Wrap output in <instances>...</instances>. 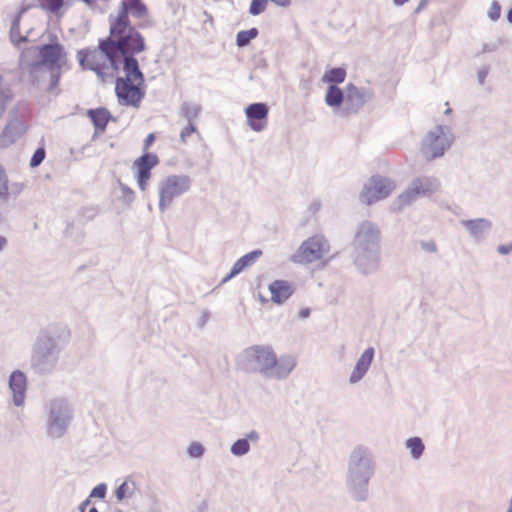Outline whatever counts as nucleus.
Masks as SVG:
<instances>
[{"mask_svg": "<svg viewBox=\"0 0 512 512\" xmlns=\"http://www.w3.org/2000/svg\"><path fill=\"white\" fill-rule=\"evenodd\" d=\"M149 512H162V507L157 497L152 498V503L149 507Z\"/></svg>", "mask_w": 512, "mask_h": 512, "instance_id": "49", "label": "nucleus"}, {"mask_svg": "<svg viewBox=\"0 0 512 512\" xmlns=\"http://www.w3.org/2000/svg\"><path fill=\"white\" fill-rule=\"evenodd\" d=\"M258 29L253 27L249 30L239 31L236 35V45L238 47L247 46L251 40L255 39L258 36Z\"/></svg>", "mask_w": 512, "mask_h": 512, "instance_id": "33", "label": "nucleus"}, {"mask_svg": "<svg viewBox=\"0 0 512 512\" xmlns=\"http://www.w3.org/2000/svg\"><path fill=\"white\" fill-rule=\"evenodd\" d=\"M43 416L46 437L58 440L67 434L73 422L74 407L68 398L55 396L44 403Z\"/></svg>", "mask_w": 512, "mask_h": 512, "instance_id": "6", "label": "nucleus"}, {"mask_svg": "<svg viewBox=\"0 0 512 512\" xmlns=\"http://www.w3.org/2000/svg\"><path fill=\"white\" fill-rule=\"evenodd\" d=\"M196 132H197V128L194 125V123H187V126L185 128H183L180 133V139H181L182 143L185 144L187 142V138L192 133H196Z\"/></svg>", "mask_w": 512, "mask_h": 512, "instance_id": "43", "label": "nucleus"}, {"mask_svg": "<svg viewBox=\"0 0 512 512\" xmlns=\"http://www.w3.org/2000/svg\"><path fill=\"white\" fill-rule=\"evenodd\" d=\"M61 351V340L57 329L53 326L41 329L31 346V369L40 376L51 375L59 365Z\"/></svg>", "mask_w": 512, "mask_h": 512, "instance_id": "4", "label": "nucleus"}, {"mask_svg": "<svg viewBox=\"0 0 512 512\" xmlns=\"http://www.w3.org/2000/svg\"><path fill=\"white\" fill-rule=\"evenodd\" d=\"M125 76L116 79L115 92L123 105L139 107L145 92L143 90L144 75L134 55L119 57Z\"/></svg>", "mask_w": 512, "mask_h": 512, "instance_id": "5", "label": "nucleus"}, {"mask_svg": "<svg viewBox=\"0 0 512 512\" xmlns=\"http://www.w3.org/2000/svg\"><path fill=\"white\" fill-rule=\"evenodd\" d=\"M239 367L247 373L259 374L267 380H284L296 366V359L290 355L277 357L269 345H253L238 356Z\"/></svg>", "mask_w": 512, "mask_h": 512, "instance_id": "2", "label": "nucleus"}, {"mask_svg": "<svg viewBox=\"0 0 512 512\" xmlns=\"http://www.w3.org/2000/svg\"><path fill=\"white\" fill-rule=\"evenodd\" d=\"M271 300L276 304H282L293 294L292 285L285 280H275L269 285Z\"/></svg>", "mask_w": 512, "mask_h": 512, "instance_id": "24", "label": "nucleus"}, {"mask_svg": "<svg viewBox=\"0 0 512 512\" xmlns=\"http://www.w3.org/2000/svg\"><path fill=\"white\" fill-rule=\"evenodd\" d=\"M9 389L13 395V404L17 407L23 406L27 390V378L24 372L15 370L10 374Z\"/></svg>", "mask_w": 512, "mask_h": 512, "instance_id": "20", "label": "nucleus"}, {"mask_svg": "<svg viewBox=\"0 0 512 512\" xmlns=\"http://www.w3.org/2000/svg\"><path fill=\"white\" fill-rule=\"evenodd\" d=\"M78 59L83 69L94 71L101 81H105L107 76H113L121 65V59L107 38L101 39L95 49L80 50Z\"/></svg>", "mask_w": 512, "mask_h": 512, "instance_id": "7", "label": "nucleus"}, {"mask_svg": "<svg viewBox=\"0 0 512 512\" xmlns=\"http://www.w3.org/2000/svg\"><path fill=\"white\" fill-rule=\"evenodd\" d=\"M89 512H99L95 507H92Z\"/></svg>", "mask_w": 512, "mask_h": 512, "instance_id": "61", "label": "nucleus"}, {"mask_svg": "<svg viewBox=\"0 0 512 512\" xmlns=\"http://www.w3.org/2000/svg\"><path fill=\"white\" fill-rule=\"evenodd\" d=\"M395 189L394 182L384 176L374 175L364 184L359 194L361 203L371 205L381 199L388 197Z\"/></svg>", "mask_w": 512, "mask_h": 512, "instance_id": "11", "label": "nucleus"}, {"mask_svg": "<svg viewBox=\"0 0 512 512\" xmlns=\"http://www.w3.org/2000/svg\"><path fill=\"white\" fill-rule=\"evenodd\" d=\"M106 490V485L101 483L92 489L89 498L95 497L103 499L106 495Z\"/></svg>", "mask_w": 512, "mask_h": 512, "instance_id": "44", "label": "nucleus"}, {"mask_svg": "<svg viewBox=\"0 0 512 512\" xmlns=\"http://www.w3.org/2000/svg\"><path fill=\"white\" fill-rule=\"evenodd\" d=\"M45 149L43 147L37 148L30 159V166L32 168L38 167L45 159Z\"/></svg>", "mask_w": 512, "mask_h": 512, "instance_id": "39", "label": "nucleus"}, {"mask_svg": "<svg viewBox=\"0 0 512 512\" xmlns=\"http://www.w3.org/2000/svg\"><path fill=\"white\" fill-rule=\"evenodd\" d=\"M488 72H489V67L488 66H484L482 68H480L477 72V80H478V83L480 85H483L485 83V80H486V77L488 75Z\"/></svg>", "mask_w": 512, "mask_h": 512, "instance_id": "45", "label": "nucleus"}, {"mask_svg": "<svg viewBox=\"0 0 512 512\" xmlns=\"http://www.w3.org/2000/svg\"><path fill=\"white\" fill-rule=\"evenodd\" d=\"M205 453V448L200 442H192L187 447V454L190 458H201Z\"/></svg>", "mask_w": 512, "mask_h": 512, "instance_id": "36", "label": "nucleus"}, {"mask_svg": "<svg viewBox=\"0 0 512 512\" xmlns=\"http://www.w3.org/2000/svg\"><path fill=\"white\" fill-rule=\"evenodd\" d=\"M270 1L279 7H288L291 4V0H270Z\"/></svg>", "mask_w": 512, "mask_h": 512, "instance_id": "51", "label": "nucleus"}, {"mask_svg": "<svg viewBox=\"0 0 512 512\" xmlns=\"http://www.w3.org/2000/svg\"><path fill=\"white\" fill-rule=\"evenodd\" d=\"M500 15H501V7L497 1H493L488 10V17L492 21H496L499 19Z\"/></svg>", "mask_w": 512, "mask_h": 512, "instance_id": "41", "label": "nucleus"}, {"mask_svg": "<svg viewBox=\"0 0 512 512\" xmlns=\"http://www.w3.org/2000/svg\"><path fill=\"white\" fill-rule=\"evenodd\" d=\"M422 196H430L440 188V182L437 178L431 176H421L413 180Z\"/></svg>", "mask_w": 512, "mask_h": 512, "instance_id": "26", "label": "nucleus"}, {"mask_svg": "<svg viewBox=\"0 0 512 512\" xmlns=\"http://www.w3.org/2000/svg\"><path fill=\"white\" fill-rule=\"evenodd\" d=\"M6 242H7L6 239L3 236H0V251L3 250V248L6 245Z\"/></svg>", "mask_w": 512, "mask_h": 512, "instance_id": "57", "label": "nucleus"}, {"mask_svg": "<svg viewBox=\"0 0 512 512\" xmlns=\"http://www.w3.org/2000/svg\"><path fill=\"white\" fill-rule=\"evenodd\" d=\"M109 24L107 40L119 57L135 55L146 49L143 36L131 25L130 21L113 19V15H110Z\"/></svg>", "mask_w": 512, "mask_h": 512, "instance_id": "8", "label": "nucleus"}, {"mask_svg": "<svg viewBox=\"0 0 512 512\" xmlns=\"http://www.w3.org/2000/svg\"><path fill=\"white\" fill-rule=\"evenodd\" d=\"M353 263L364 275L375 273L380 265V248H354Z\"/></svg>", "mask_w": 512, "mask_h": 512, "instance_id": "13", "label": "nucleus"}, {"mask_svg": "<svg viewBox=\"0 0 512 512\" xmlns=\"http://www.w3.org/2000/svg\"><path fill=\"white\" fill-rule=\"evenodd\" d=\"M507 19L510 23H512V8L509 10L508 14H507Z\"/></svg>", "mask_w": 512, "mask_h": 512, "instance_id": "59", "label": "nucleus"}, {"mask_svg": "<svg viewBox=\"0 0 512 512\" xmlns=\"http://www.w3.org/2000/svg\"><path fill=\"white\" fill-rule=\"evenodd\" d=\"M325 103L331 108H339L342 103L345 104V90L336 85H330L325 95Z\"/></svg>", "mask_w": 512, "mask_h": 512, "instance_id": "28", "label": "nucleus"}, {"mask_svg": "<svg viewBox=\"0 0 512 512\" xmlns=\"http://www.w3.org/2000/svg\"><path fill=\"white\" fill-rule=\"evenodd\" d=\"M192 186V180L185 174H172L162 178L157 184L159 195V210L164 213L178 198L189 192Z\"/></svg>", "mask_w": 512, "mask_h": 512, "instance_id": "10", "label": "nucleus"}, {"mask_svg": "<svg viewBox=\"0 0 512 512\" xmlns=\"http://www.w3.org/2000/svg\"><path fill=\"white\" fill-rule=\"evenodd\" d=\"M499 45H500L499 41L491 42V43H485V44H483L481 52L482 53L494 52V51H496L498 49Z\"/></svg>", "mask_w": 512, "mask_h": 512, "instance_id": "46", "label": "nucleus"}, {"mask_svg": "<svg viewBox=\"0 0 512 512\" xmlns=\"http://www.w3.org/2000/svg\"><path fill=\"white\" fill-rule=\"evenodd\" d=\"M262 255L261 250H254L249 252L239 258L233 265L231 272L222 280V283L229 281L231 278L235 277L239 273H241L247 267L252 266L257 259Z\"/></svg>", "mask_w": 512, "mask_h": 512, "instance_id": "25", "label": "nucleus"}, {"mask_svg": "<svg viewBox=\"0 0 512 512\" xmlns=\"http://www.w3.org/2000/svg\"><path fill=\"white\" fill-rule=\"evenodd\" d=\"M116 498L118 501H122L125 497L131 496L133 491L130 487V484L127 481H124L115 491Z\"/></svg>", "mask_w": 512, "mask_h": 512, "instance_id": "38", "label": "nucleus"}, {"mask_svg": "<svg viewBox=\"0 0 512 512\" xmlns=\"http://www.w3.org/2000/svg\"><path fill=\"white\" fill-rule=\"evenodd\" d=\"M37 56L30 59V52L23 54L20 68L27 73L33 82L40 83L46 74L49 75V86L47 91L50 94L58 95L59 80L62 69L67 65V53L62 44L58 42L43 44L36 47Z\"/></svg>", "mask_w": 512, "mask_h": 512, "instance_id": "1", "label": "nucleus"}, {"mask_svg": "<svg viewBox=\"0 0 512 512\" xmlns=\"http://www.w3.org/2000/svg\"><path fill=\"white\" fill-rule=\"evenodd\" d=\"M209 316L210 315H209V312L207 310H204L202 312V315H201V317H200V319L198 321V324H197L199 328H203L206 325V323L209 320Z\"/></svg>", "mask_w": 512, "mask_h": 512, "instance_id": "50", "label": "nucleus"}, {"mask_svg": "<svg viewBox=\"0 0 512 512\" xmlns=\"http://www.w3.org/2000/svg\"><path fill=\"white\" fill-rule=\"evenodd\" d=\"M25 11V9H22L18 15L14 18L13 22H12V25H11V29H10V37H11V40L14 42V41H24L25 38L24 37H20L19 35V25H20V17H21V14Z\"/></svg>", "mask_w": 512, "mask_h": 512, "instance_id": "35", "label": "nucleus"}, {"mask_svg": "<svg viewBox=\"0 0 512 512\" xmlns=\"http://www.w3.org/2000/svg\"><path fill=\"white\" fill-rule=\"evenodd\" d=\"M82 1L85 2L88 5H92L95 0H82Z\"/></svg>", "mask_w": 512, "mask_h": 512, "instance_id": "60", "label": "nucleus"}, {"mask_svg": "<svg viewBox=\"0 0 512 512\" xmlns=\"http://www.w3.org/2000/svg\"><path fill=\"white\" fill-rule=\"evenodd\" d=\"M26 131L24 123L18 119L11 120L0 135L3 146H9L16 142Z\"/></svg>", "mask_w": 512, "mask_h": 512, "instance_id": "23", "label": "nucleus"}, {"mask_svg": "<svg viewBox=\"0 0 512 512\" xmlns=\"http://www.w3.org/2000/svg\"><path fill=\"white\" fill-rule=\"evenodd\" d=\"M419 196H422V195H421L419 189H417V186L414 183V181H412L410 183V185L408 186V188L398 196L397 202L399 203V208H402L406 205L411 204Z\"/></svg>", "mask_w": 512, "mask_h": 512, "instance_id": "29", "label": "nucleus"}, {"mask_svg": "<svg viewBox=\"0 0 512 512\" xmlns=\"http://www.w3.org/2000/svg\"><path fill=\"white\" fill-rule=\"evenodd\" d=\"M310 315V309L309 308H304V309H301L300 312H299V318L301 319H306L308 318Z\"/></svg>", "mask_w": 512, "mask_h": 512, "instance_id": "53", "label": "nucleus"}, {"mask_svg": "<svg viewBox=\"0 0 512 512\" xmlns=\"http://www.w3.org/2000/svg\"><path fill=\"white\" fill-rule=\"evenodd\" d=\"M505 512H512V499H509L508 507Z\"/></svg>", "mask_w": 512, "mask_h": 512, "instance_id": "58", "label": "nucleus"}, {"mask_svg": "<svg viewBox=\"0 0 512 512\" xmlns=\"http://www.w3.org/2000/svg\"><path fill=\"white\" fill-rule=\"evenodd\" d=\"M147 14V6L142 0H122L117 15L113 16V19L130 21L129 15L136 19H143Z\"/></svg>", "mask_w": 512, "mask_h": 512, "instance_id": "18", "label": "nucleus"}, {"mask_svg": "<svg viewBox=\"0 0 512 512\" xmlns=\"http://www.w3.org/2000/svg\"><path fill=\"white\" fill-rule=\"evenodd\" d=\"M201 113V106L197 103L185 102L181 105L180 114L187 123H193Z\"/></svg>", "mask_w": 512, "mask_h": 512, "instance_id": "31", "label": "nucleus"}, {"mask_svg": "<svg viewBox=\"0 0 512 512\" xmlns=\"http://www.w3.org/2000/svg\"><path fill=\"white\" fill-rule=\"evenodd\" d=\"M87 114L95 128L104 132L110 118L109 111L105 108L89 109Z\"/></svg>", "mask_w": 512, "mask_h": 512, "instance_id": "27", "label": "nucleus"}, {"mask_svg": "<svg viewBox=\"0 0 512 512\" xmlns=\"http://www.w3.org/2000/svg\"><path fill=\"white\" fill-rule=\"evenodd\" d=\"M120 188L123 202L126 204H131L135 199L134 191L123 183H120Z\"/></svg>", "mask_w": 512, "mask_h": 512, "instance_id": "40", "label": "nucleus"}, {"mask_svg": "<svg viewBox=\"0 0 512 512\" xmlns=\"http://www.w3.org/2000/svg\"><path fill=\"white\" fill-rule=\"evenodd\" d=\"M497 252L501 255H508L512 252V242L505 245H499L497 247Z\"/></svg>", "mask_w": 512, "mask_h": 512, "instance_id": "48", "label": "nucleus"}, {"mask_svg": "<svg viewBox=\"0 0 512 512\" xmlns=\"http://www.w3.org/2000/svg\"><path fill=\"white\" fill-rule=\"evenodd\" d=\"M427 2H428V0H421L420 4H419V6L416 8L415 12H416V13H418V12L422 9V7H423L424 5H426V3H427Z\"/></svg>", "mask_w": 512, "mask_h": 512, "instance_id": "56", "label": "nucleus"}, {"mask_svg": "<svg viewBox=\"0 0 512 512\" xmlns=\"http://www.w3.org/2000/svg\"><path fill=\"white\" fill-rule=\"evenodd\" d=\"M155 136L154 134H149L145 139V150L154 142Z\"/></svg>", "mask_w": 512, "mask_h": 512, "instance_id": "52", "label": "nucleus"}, {"mask_svg": "<svg viewBox=\"0 0 512 512\" xmlns=\"http://www.w3.org/2000/svg\"><path fill=\"white\" fill-rule=\"evenodd\" d=\"M269 108L265 103H253L246 107L245 114L249 127L256 132L265 128Z\"/></svg>", "mask_w": 512, "mask_h": 512, "instance_id": "19", "label": "nucleus"}, {"mask_svg": "<svg viewBox=\"0 0 512 512\" xmlns=\"http://www.w3.org/2000/svg\"><path fill=\"white\" fill-rule=\"evenodd\" d=\"M374 97V92L368 87H357L350 83L345 87V107L348 113H357L367 102Z\"/></svg>", "mask_w": 512, "mask_h": 512, "instance_id": "14", "label": "nucleus"}, {"mask_svg": "<svg viewBox=\"0 0 512 512\" xmlns=\"http://www.w3.org/2000/svg\"><path fill=\"white\" fill-rule=\"evenodd\" d=\"M12 94L7 85H5L0 77V117L4 114L7 104L11 101Z\"/></svg>", "mask_w": 512, "mask_h": 512, "instance_id": "34", "label": "nucleus"}, {"mask_svg": "<svg viewBox=\"0 0 512 512\" xmlns=\"http://www.w3.org/2000/svg\"><path fill=\"white\" fill-rule=\"evenodd\" d=\"M405 447L409 450L410 456L414 460L422 457L425 445L420 437H410L405 441Z\"/></svg>", "mask_w": 512, "mask_h": 512, "instance_id": "30", "label": "nucleus"}, {"mask_svg": "<svg viewBox=\"0 0 512 512\" xmlns=\"http://www.w3.org/2000/svg\"><path fill=\"white\" fill-rule=\"evenodd\" d=\"M421 247L427 252L434 253L437 251V246L434 241L422 242Z\"/></svg>", "mask_w": 512, "mask_h": 512, "instance_id": "47", "label": "nucleus"}, {"mask_svg": "<svg viewBox=\"0 0 512 512\" xmlns=\"http://www.w3.org/2000/svg\"><path fill=\"white\" fill-rule=\"evenodd\" d=\"M159 163L158 156L145 152L142 156L134 161V167L136 169V180L138 187L141 191H145L148 186V182L151 178V170Z\"/></svg>", "mask_w": 512, "mask_h": 512, "instance_id": "16", "label": "nucleus"}, {"mask_svg": "<svg viewBox=\"0 0 512 512\" xmlns=\"http://www.w3.org/2000/svg\"><path fill=\"white\" fill-rule=\"evenodd\" d=\"M91 503V500L90 498H87L86 500H84L80 506H79V512H85V509L88 505H90Z\"/></svg>", "mask_w": 512, "mask_h": 512, "instance_id": "54", "label": "nucleus"}, {"mask_svg": "<svg viewBox=\"0 0 512 512\" xmlns=\"http://www.w3.org/2000/svg\"><path fill=\"white\" fill-rule=\"evenodd\" d=\"M259 440V432L253 429L249 431L245 437L234 441L230 446V452L235 457H243L250 452V443L257 444Z\"/></svg>", "mask_w": 512, "mask_h": 512, "instance_id": "22", "label": "nucleus"}, {"mask_svg": "<svg viewBox=\"0 0 512 512\" xmlns=\"http://www.w3.org/2000/svg\"><path fill=\"white\" fill-rule=\"evenodd\" d=\"M329 252V244L321 236H314L304 241L297 252L291 256L294 263H312L320 260Z\"/></svg>", "mask_w": 512, "mask_h": 512, "instance_id": "12", "label": "nucleus"}, {"mask_svg": "<svg viewBox=\"0 0 512 512\" xmlns=\"http://www.w3.org/2000/svg\"><path fill=\"white\" fill-rule=\"evenodd\" d=\"M395 6H402L408 2V0H392Z\"/></svg>", "mask_w": 512, "mask_h": 512, "instance_id": "55", "label": "nucleus"}, {"mask_svg": "<svg viewBox=\"0 0 512 512\" xmlns=\"http://www.w3.org/2000/svg\"><path fill=\"white\" fill-rule=\"evenodd\" d=\"M268 0H252L249 13L253 16L259 15L266 10Z\"/></svg>", "mask_w": 512, "mask_h": 512, "instance_id": "37", "label": "nucleus"}, {"mask_svg": "<svg viewBox=\"0 0 512 512\" xmlns=\"http://www.w3.org/2000/svg\"><path fill=\"white\" fill-rule=\"evenodd\" d=\"M454 139L450 126L437 125L424 136L420 152L429 161L440 158L451 147Z\"/></svg>", "mask_w": 512, "mask_h": 512, "instance_id": "9", "label": "nucleus"}, {"mask_svg": "<svg viewBox=\"0 0 512 512\" xmlns=\"http://www.w3.org/2000/svg\"><path fill=\"white\" fill-rule=\"evenodd\" d=\"M354 248H380V230L370 221H363L358 225Z\"/></svg>", "mask_w": 512, "mask_h": 512, "instance_id": "15", "label": "nucleus"}, {"mask_svg": "<svg viewBox=\"0 0 512 512\" xmlns=\"http://www.w3.org/2000/svg\"><path fill=\"white\" fill-rule=\"evenodd\" d=\"M374 355L375 350L373 347H368L367 349L364 350V352L357 359L356 364L352 372L350 373L349 384L355 385L364 378V376L371 367Z\"/></svg>", "mask_w": 512, "mask_h": 512, "instance_id": "21", "label": "nucleus"}, {"mask_svg": "<svg viewBox=\"0 0 512 512\" xmlns=\"http://www.w3.org/2000/svg\"><path fill=\"white\" fill-rule=\"evenodd\" d=\"M375 473V463L370 451L362 446L355 447L348 458L345 474V488L349 498L365 503L370 498V481Z\"/></svg>", "mask_w": 512, "mask_h": 512, "instance_id": "3", "label": "nucleus"}, {"mask_svg": "<svg viewBox=\"0 0 512 512\" xmlns=\"http://www.w3.org/2000/svg\"><path fill=\"white\" fill-rule=\"evenodd\" d=\"M346 78V70L341 67L332 68L324 73L322 81L324 83H330L331 85L339 84L344 82Z\"/></svg>", "mask_w": 512, "mask_h": 512, "instance_id": "32", "label": "nucleus"}, {"mask_svg": "<svg viewBox=\"0 0 512 512\" xmlns=\"http://www.w3.org/2000/svg\"><path fill=\"white\" fill-rule=\"evenodd\" d=\"M41 5L46 7L51 12H56L62 7L63 0H43Z\"/></svg>", "mask_w": 512, "mask_h": 512, "instance_id": "42", "label": "nucleus"}, {"mask_svg": "<svg viewBox=\"0 0 512 512\" xmlns=\"http://www.w3.org/2000/svg\"><path fill=\"white\" fill-rule=\"evenodd\" d=\"M460 224L475 243L483 242L489 236L493 227L492 222L487 218L462 220Z\"/></svg>", "mask_w": 512, "mask_h": 512, "instance_id": "17", "label": "nucleus"}]
</instances>
